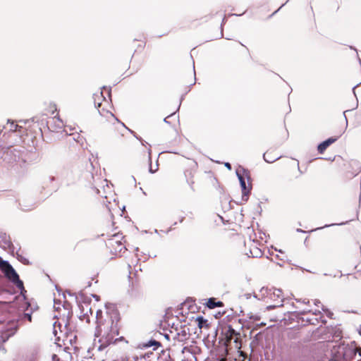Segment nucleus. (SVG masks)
<instances>
[{"instance_id":"1","label":"nucleus","mask_w":361,"mask_h":361,"mask_svg":"<svg viewBox=\"0 0 361 361\" xmlns=\"http://www.w3.org/2000/svg\"><path fill=\"white\" fill-rule=\"evenodd\" d=\"M106 309L105 317L102 310H98L96 312L97 326L94 336L98 339L97 349L99 351L104 350L118 340L116 336L119 334V312L114 307Z\"/></svg>"},{"instance_id":"2","label":"nucleus","mask_w":361,"mask_h":361,"mask_svg":"<svg viewBox=\"0 0 361 361\" xmlns=\"http://www.w3.org/2000/svg\"><path fill=\"white\" fill-rule=\"evenodd\" d=\"M329 361H361V348L354 343L333 346Z\"/></svg>"},{"instance_id":"3","label":"nucleus","mask_w":361,"mask_h":361,"mask_svg":"<svg viewBox=\"0 0 361 361\" xmlns=\"http://www.w3.org/2000/svg\"><path fill=\"white\" fill-rule=\"evenodd\" d=\"M254 297L267 303L274 302V304L267 307L268 310L283 305V298L280 289L262 287L257 293H255Z\"/></svg>"},{"instance_id":"4","label":"nucleus","mask_w":361,"mask_h":361,"mask_svg":"<svg viewBox=\"0 0 361 361\" xmlns=\"http://www.w3.org/2000/svg\"><path fill=\"white\" fill-rule=\"evenodd\" d=\"M0 269L4 274L5 276L11 281L16 286L21 290H24L23 281L19 279V276L13 267L6 260L0 257Z\"/></svg>"},{"instance_id":"5","label":"nucleus","mask_w":361,"mask_h":361,"mask_svg":"<svg viewBox=\"0 0 361 361\" xmlns=\"http://www.w3.org/2000/svg\"><path fill=\"white\" fill-rule=\"evenodd\" d=\"M93 99H94V106H95V107H97L98 109V111L101 116L106 117L107 118H109V117H111V118L114 117V114L111 112H110L109 111H105L104 108H102V109H99L103 105L108 104V100L103 95V90L101 92L94 93L93 95Z\"/></svg>"},{"instance_id":"6","label":"nucleus","mask_w":361,"mask_h":361,"mask_svg":"<svg viewBox=\"0 0 361 361\" xmlns=\"http://www.w3.org/2000/svg\"><path fill=\"white\" fill-rule=\"evenodd\" d=\"M94 180V187L96 190L97 194L100 196L104 197V198H107V194L109 192H111V188L108 185V181L106 179H102L99 176H97V180H94V177H92Z\"/></svg>"},{"instance_id":"7","label":"nucleus","mask_w":361,"mask_h":361,"mask_svg":"<svg viewBox=\"0 0 361 361\" xmlns=\"http://www.w3.org/2000/svg\"><path fill=\"white\" fill-rule=\"evenodd\" d=\"M122 238L121 234L116 233L107 240L106 245L116 252H121L123 248H125L121 243Z\"/></svg>"},{"instance_id":"8","label":"nucleus","mask_w":361,"mask_h":361,"mask_svg":"<svg viewBox=\"0 0 361 361\" xmlns=\"http://www.w3.org/2000/svg\"><path fill=\"white\" fill-rule=\"evenodd\" d=\"M171 334L173 336V339L175 341L182 343L185 342L190 338L189 329L185 326H181L179 329L176 330V333L171 331Z\"/></svg>"},{"instance_id":"9","label":"nucleus","mask_w":361,"mask_h":361,"mask_svg":"<svg viewBox=\"0 0 361 361\" xmlns=\"http://www.w3.org/2000/svg\"><path fill=\"white\" fill-rule=\"evenodd\" d=\"M67 323H65L63 326L59 321L53 324V334L56 337V340L60 341L61 337L67 334Z\"/></svg>"},{"instance_id":"10","label":"nucleus","mask_w":361,"mask_h":361,"mask_svg":"<svg viewBox=\"0 0 361 361\" xmlns=\"http://www.w3.org/2000/svg\"><path fill=\"white\" fill-rule=\"evenodd\" d=\"M9 327L0 331V337L3 342H6L10 336H13L16 332L15 323H8Z\"/></svg>"},{"instance_id":"11","label":"nucleus","mask_w":361,"mask_h":361,"mask_svg":"<svg viewBox=\"0 0 361 361\" xmlns=\"http://www.w3.org/2000/svg\"><path fill=\"white\" fill-rule=\"evenodd\" d=\"M236 175L238 178V180H239V182L240 184L243 197L247 196L250 192L251 188H252L251 185H249L248 187L246 186L245 178H244L242 174H240L238 171H236Z\"/></svg>"},{"instance_id":"12","label":"nucleus","mask_w":361,"mask_h":361,"mask_svg":"<svg viewBox=\"0 0 361 361\" xmlns=\"http://www.w3.org/2000/svg\"><path fill=\"white\" fill-rule=\"evenodd\" d=\"M337 140L336 137H329V139L321 142L317 147L318 152L322 154L326 148Z\"/></svg>"},{"instance_id":"13","label":"nucleus","mask_w":361,"mask_h":361,"mask_svg":"<svg viewBox=\"0 0 361 361\" xmlns=\"http://www.w3.org/2000/svg\"><path fill=\"white\" fill-rule=\"evenodd\" d=\"M161 346V343L155 340H150L147 342H143L139 344V348L142 349L149 348L153 347V350H155Z\"/></svg>"},{"instance_id":"14","label":"nucleus","mask_w":361,"mask_h":361,"mask_svg":"<svg viewBox=\"0 0 361 361\" xmlns=\"http://www.w3.org/2000/svg\"><path fill=\"white\" fill-rule=\"evenodd\" d=\"M131 133L133 135V136L140 141L142 145L145 147L147 150L148 154V161L149 162V164L151 165L152 163V150H151V145L148 144L146 141L143 140L140 137H138L133 131H130Z\"/></svg>"},{"instance_id":"15","label":"nucleus","mask_w":361,"mask_h":361,"mask_svg":"<svg viewBox=\"0 0 361 361\" xmlns=\"http://www.w3.org/2000/svg\"><path fill=\"white\" fill-rule=\"evenodd\" d=\"M207 306L209 309H214L216 307H222L223 302L221 301H216V300L213 298H209L207 302Z\"/></svg>"},{"instance_id":"16","label":"nucleus","mask_w":361,"mask_h":361,"mask_svg":"<svg viewBox=\"0 0 361 361\" xmlns=\"http://www.w3.org/2000/svg\"><path fill=\"white\" fill-rule=\"evenodd\" d=\"M314 304L315 305V306H317L318 307V309H316L314 311L307 309V310H303L302 314H305L307 312H312L314 314H317L320 313L321 310L319 309V305L321 304L320 301L318 300H314Z\"/></svg>"},{"instance_id":"17","label":"nucleus","mask_w":361,"mask_h":361,"mask_svg":"<svg viewBox=\"0 0 361 361\" xmlns=\"http://www.w3.org/2000/svg\"><path fill=\"white\" fill-rule=\"evenodd\" d=\"M269 155H270V154L269 152H266L263 155L264 161L267 163H273L276 160H277L280 158V157H276L275 158H272V157H269Z\"/></svg>"},{"instance_id":"18","label":"nucleus","mask_w":361,"mask_h":361,"mask_svg":"<svg viewBox=\"0 0 361 361\" xmlns=\"http://www.w3.org/2000/svg\"><path fill=\"white\" fill-rule=\"evenodd\" d=\"M55 120H57V121L59 122L58 128H61L63 127V126L62 121H61L59 118H56V117H54V118H51L52 121H54Z\"/></svg>"},{"instance_id":"19","label":"nucleus","mask_w":361,"mask_h":361,"mask_svg":"<svg viewBox=\"0 0 361 361\" xmlns=\"http://www.w3.org/2000/svg\"><path fill=\"white\" fill-rule=\"evenodd\" d=\"M18 127H19L18 125L14 124V123L12 122L11 123V130H13V131H17Z\"/></svg>"},{"instance_id":"20","label":"nucleus","mask_w":361,"mask_h":361,"mask_svg":"<svg viewBox=\"0 0 361 361\" xmlns=\"http://www.w3.org/2000/svg\"><path fill=\"white\" fill-rule=\"evenodd\" d=\"M85 307H86V312L84 314L85 316L87 314L88 312H90L91 314H92V309H91V307H90L88 304H85Z\"/></svg>"},{"instance_id":"21","label":"nucleus","mask_w":361,"mask_h":361,"mask_svg":"<svg viewBox=\"0 0 361 361\" xmlns=\"http://www.w3.org/2000/svg\"><path fill=\"white\" fill-rule=\"evenodd\" d=\"M103 90L106 92L109 98H110V97H111L110 90L109 89H106L105 87H103Z\"/></svg>"},{"instance_id":"22","label":"nucleus","mask_w":361,"mask_h":361,"mask_svg":"<svg viewBox=\"0 0 361 361\" xmlns=\"http://www.w3.org/2000/svg\"><path fill=\"white\" fill-rule=\"evenodd\" d=\"M25 317H26L30 322L32 321V316L30 314H28V313L25 314Z\"/></svg>"},{"instance_id":"23","label":"nucleus","mask_w":361,"mask_h":361,"mask_svg":"<svg viewBox=\"0 0 361 361\" xmlns=\"http://www.w3.org/2000/svg\"><path fill=\"white\" fill-rule=\"evenodd\" d=\"M250 319H253V320H255V321H257V320H259V316H257V315L250 317Z\"/></svg>"},{"instance_id":"24","label":"nucleus","mask_w":361,"mask_h":361,"mask_svg":"<svg viewBox=\"0 0 361 361\" xmlns=\"http://www.w3.org/2000/svg\"><path fill=\"white\" fill-rule=\"evenodd\" d=\"M224 165H225V166H226L228 169H229V170H231V165L228 162H226V163L224 164Z\"/></svg>"},{"instance_id":"25","label":"nucleus","mask_w":361,"mask_h":361,"mask_svg":"<svg viewBox=\"0 0 361 361\" xmlns=\"http://www.w3.org/2000/svg\"><path fill=\"white\" fill-rule=\"evenodd\" d=\"M321 310L324 312H326L328 315L331 314V312L326 310L323 306H322Z\"/></svg>"},{"instance_id":"26","label":"nucleus","mask_w":361,"mask_h":361,"mask_svg":"<svg viewBox=\"0 0 361 361\" xmlns=\"http://www.w3.org/2000/svg\"><path fill=\"white\" fill-rule=\"evenodd\" d=\"M170 336H170L169 334H164V338H165L166 340H169V339H170Z\"/></svg>"},{"instance_id":"27","label":"nucleus","mask_w":361,"mask_h":361,"mask_svg":"<svg viewBox=\"0 0 361 361\" xmlns=\"http://www.w3.org/2000/svg\"><path fill=\"white\" fill-rule=\"evenodd\" d=\"M156 171H157V169L153 170L151 166L149 167V172L150 173H154Z\"/></svg>"},{"instance_id":"28","label":"nucleus","mask_w":361,"mask_h":361,"mask_svg":"<svg viewBox=\"0 0 361 361\" xmlns=\"http://www.w3.org/2000/svg\"><path fill=\"white\" fill-rule=\"evenodd\" d=\"M5 243H6V245L8 247H9V246H10V245H11V242H10V240H6V241H5Z\"/></svg>"},{"instance_id":"29","label":"nucleus","mask_w":361,"mask_h":361,"mask_svg":"<svg viewBox=\"0 0 361 361\" xmlns=\"http://www.w3.org/2000/svg\"><path fill=\"white\" fill-rule=\"evenodd\" d=\"M197 319L200 322H202L203 320V318L202 317H198Z\"/></svg>"},{"instance_id":"30","label":"nucleus","mask_w":361,"mask_h":361,"mask_svg":"<svg viewBox=\"0 0 361 361\" xmlns=\"http://www.w3.org/2000/svg\"><path fill=\"white\" fill-rule=\"evenodd\" d=\"M164 122H165V123H169V122H168V120H167V118H165L164 119Z\"/></svg>"},{"instance_id":"31","label":"nucleus","mask_w":361,"mask_h":361,"mask_svg":"<svg viewBox=\"0 0 361 361\" xmlns=\"http://www.w3.org/2000/svg\"><path fill=\"white\" fill-rule=\"evenodd\" d=\"M302 302H304V303H309V300L305 301V300H302Z\"/></svg>"},{"instance_id":"32","label":"nucleus","mask_w":361,"mask_h":361,"mask_svg":"<svg viewBox=\"0 0 361 361\" xmlns=\"http://www.w3.org/2000/svg\"><path fill=\"white\" fill-rule=\"evenodd\" d=\"M297 231H298V232H303V231H302V230H301V229H300V228L297 229Z\"/></svg>"},{"instance_id":"33","label":"nucleus","mask_w":361,"mask_h":361,"mask_svg":"<svg viewBox=\"0 0 361 361\" xmlns=\"http://www.w3.org/2000/svg\"><path fill=\"white\" fill-rule=\"evenodd\" d=\"M334 224H330V225H325L324 227H328V226H333Z\"/></svg>"},{"instance_id":"34","label":"nucleus","mask_w":361,"mask_h":361,"mask_svg":"<svg viewBox=\"0 0 361 361\" xmlns=\"http://www.w3.org/2000/svg\"><path fill=\"white\" fill-rule=\"evenodd\" d=\"M54 303H56V302L54 301ZM54 307L58 310L59 307H56V304H54Z\"/></svg>"},{"instance_id":"35","label":"nucleus","mask_w":361,"mask_h":361,"mask_svg":"<svg viewBox=\"0 0 361 361\" xmlns=\"http://www.w3.org/2000/svg\"><path fill=\"white\" fill-rule=\"evenodd\" d=\"M296 301H297V302H302V300H301L300 299H299V300H296Z\"/></svg>"}]
</instances>
